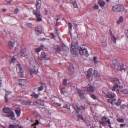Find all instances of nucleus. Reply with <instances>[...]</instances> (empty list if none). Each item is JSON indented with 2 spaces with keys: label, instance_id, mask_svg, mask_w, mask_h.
<instances>
[{
  "label": "nucleus",
  "instance_id": "nucleus-1",
  "mask_svg": "<svg viewBox=\"0 0 128 128\" xmlns=\"http://www.w3.org/2000/svg\"><path fill=\"white\" fill-rule=\"evenodd\" d=\"M117 60L114 59L110 62V66L112 69L115 70H119L120 65L117 63Z\"/></svg>",
  "mask_w": 128,
  "mask_h": 128
},
{
  "label": "nucleus",
  "instance_id": "nucleus-2",
  "mask_svg": "<svg viewBox=\"0 0 128 128\" xmlns=\"http://www.w3.org/2000/svg\"><path fill=\"white\" fill-rule=\"evenodd\" d=\"M113 10L116 12L122 11L124 10V7L122 5H116L113 7Z\"/></svg>",
  "mask_w": 128,
  "mask_h": 128
},
{
  "label": "nucleus",
  "instance_id": "nucleus-3",
  "mask_svg": "<svg viewBox=\"0 0 128 128\" xmlns=\"http://www.w3.org/2000/svg\"><path fill=\"white\" fill-rule=\"evenodd\" d=\"M79 51L80 54L82 56L83 55L87 57L89 56L87 49L86 48H83L80 47H79Z\"/></svg>",
  "mask_w": 128,
  "mask_h": 128
},
{
  "label": "nucleus",
  "instance_id": "nucleus-4",
  "mask_svg": "<svg viewBox=\"0 0 128 128\" xmlns=\"http://www.w3.org/2000/svg\"><path fill=\"white\" fill-rule=\"evenodd\" d=\"M38 10L36 9V10H33L32 12L34 14V15L37 18L36 21L38 22H40L42 20V16L41 15L40 12L38 11Z\"/></svg>",
  "mask_w": 128,
  "mask_h": 128
},
{
  "label": "nucleus",
  "instance_id": "nucleus-5",
  "mask_svg": "<svg viewBox=\"0 0 128 128\" xmlns=\"http://www.w3.org/2000/svg\"><path fill=\"white\" fill-rule=\"evenodd\" d=\"M16 70L20 76L22 78L24 77V71L22 68L21 65L18 64L16 65Z\"/></svg>",
  "mask_w": 128,
  "mask_h": 128
},
{
  "label": "nucleus",
  "instance_id": "nucleus-6",
  "mask_svg": "<svg viewBox=\"0 0 128 128\" xmlns=\"http://www.w3.org/2000/svg\"><path fill=\"white\" fill-rule=\"evenodd\" d=\"M29 54L25 49H23L21 52L18 54V56L20 57H22L28 56Z\"/></svg>",
  "mask_w": 128,
  "mask_h": 128
},
{
  "label": "nucleus",
  "instance_id": "nucleus-7",
  "mask_svg": "<svg viewBox=\"0 0 128 128\" xmlns=\"http://www.w3.org/2000/svg\"><path fill=\"white\" fill-rule=\"evenodd\" d=\"M5 116L6 117L10 118L11 120H15L16 119L14 116V112L11 111L8 113L7 114L5 115Z\"/></svg>",
  "mask_w": 128,
  "mask_h": 128
},
{
  "label": "nucleus",
  "instance_id": "nucleus-8",
  "mask_svg": "<svg viewBox=\"0 0 128 128\" xmlns=\"http://www.w3.org/2000/svg\"><path fill=\"white\" fill-rule=\"evenodd\" d=\"M78 92L80 98L81 99H83L85 98V96L84 95L86 94L84 90L79 89L78 90Z\"/></svg>",
  "mask_w": 128,
  "mask_h": 128
},
{
  "label": "nucleus",
  "instance_id": "nucleus-9",
  "mask_svg": "<svg viewBox=\"0 0 128 128\" xmlns=\"http://www.w3.org/2000/svg\"><path fill=\"white\" fill-rule=\"evenodd\" d=\"M74 71V68L72 65H70L67 71V73L70 75H72Z\"/></svg>",
  "mask_w": 128,
  "mask_h": 128
},
{
  "label": "nucleus",
  "instance_id": "nucleus-10",
  "mask_svg": "<svg viewBox=\"0 0 128 128\" xmlns=\"http://www.w3.org/2000/svg\"><path fill=\"white\" fill-rule=\"evenodd\" d=\"M109 79L112 82H114L117 84L120 83L119 80L116 78H110Z\"/></svg>",
  "mask_w": 128,
  "mask_h": 128
},
{
  "label": "nucleus",
  "instance_id": "nucleus-11",
  "mask_svg": "<svg viewBox=\"0 0 128 128\" xmlns=\"http://www.w3.org/2000/svg\"><path fill=\"white\" fill-rule=\"evenodd\" d=\"M42 4L41 0H38L36 1V9L38 10L40 9L41 6Z\"/></svg>",
  "mask_w": 128,
  "mask_h": 128
},
{
  "label": "nucleus",
  "instance_id": "nucleus-12",
  "mask_svg": "<svg viewBox=\"0 0 128 128\" xmlns=\"http://www.w3.org/2000/svg\"><path fill=\"white\" fill-rule=\"evenodd\" d=\"M70 50L71 52L74 54H76L77 52H76V49L75 48V47L72 44L70 48Z\"/></svg>",
  "mask_w": 128,
  "mask_h": 128
},
{
  "label": "nucleus",
  "instance_id": "nucleus-13",
  "mask_svg": "<svg viewBox=\"0 0 128 128\" xmlns=\"http://www.w3.org/2000/svg\"><path fill=\"white\" fill-rule=\"evenodd\" d=\"M98 4L102 8L106 4L105 2L103 0H98Z\"/></svg>",
  "mask_w": 128,
  "mask_h": 128
},
{
  "label": "nucleus",
  "instance_id": "nucleus-14",
  "mask_svg": "<svg viewBox=\"0 0 128 128\" xmlns=\"http://www.w3.org/2000/svg\"><path fill=\"white\" fill-rule=\"evenodd\" d=\"M35 30L36 32L40 34H41L43 30V28L41 27H35Z\"/></svg>",
  "mask_w": 128,
  "mask_h": 128
},
{
  "label": "nucleus",
  "instance_id": "nucleus-15",
  "mask_svg": "<svg viewBox=\"0 0 128 128\" xmlns=\"http://www.w3.org/2000/svg\"><path fill=\"white\" fill-rule=\"evenodd\" d=\"M44 46L43 44H41L38 47L35 49V52H40L41 50H42Z\"/></svg>",
  "mask_w": 128,
  "mask_h": 128
},
{
  "label": "nucleus",
  "instance_id": "nucleus-16",
  "mask_svg": "<svg viewBox=\"0 0 128 128\" xmlns=\"http://www.w3.org/2000/svg\"><path fill=\"white\" fill-rule=\"evenodd\" d=\"M15 112L17 116H20L21 112V110L20 107H18L16 108Z\"/></svg>",
  "mask_w": 128,
  "mask_h": 128
},
{
  "label": "nucleus",
  "instance_id": "nucleus-17",
  "mask_svg": "<svg viewBox=\"0 0 128 128\" xmlns=\"http://www.w3.org/2000/svg\"><path fill=\"white\" fill-rule=\"evenodd\" d=\"M38 68H37L36 69H35L34 68L30 69V74L32 75L33 73H37L38 72Z\"/></svg>",
  "mask_w": 128,
  "mask_h": 128
},
{
  "label": "nucleus",
  "instance_id": "nucleus-18",
  "mask_svg": "<svg viewBox=\"0 0 128 128\" xmlns=\"http://www.w3.org/2000/svg\"><path fill=\"white\" fill-rule=\"evenodd\" d=\"M19 84L20 85L24 86L26 84V81L24 80L20 79L19 80Z\"/></svg>",
  "mask_w": 128,
  "mask_h": 128
},
{
  "label": "nucleus",
  "instance_id": "nucleus-19",
  "mask_svg": "<svg viewBox=\"0 0 128 128\" xmlns=\"http://www.w3.org/2000/svg\"><path fill=\"white\" fill-rule=\"evenodd\" d=\"M2 110L4 112L7 114L11 112V110L8 108H4Z\"/></svg>",
  "mask_w": 128,
  "mask_h": 128
},
{
  "label": "nucleus",
  "instance_id": "nucleus-20",
  "mask_svg": "<svg viewBox=\"0 0 128 128\" xmlns=\"http://www.w3.org/2000/svg\"><path fill=\"white\" fill-rule=\"evenodd\" d=\"M102 92L105 94L106 95V96L109 93L108 90L107 88L105 87L102 88Z\"/></svg>",
  "mask_w": 128,
  "mask_h": 128
},
{
  "label": "nucleus",
  "instance_id": "nucleus-21",
  "mask_svg": "<svg viewBox=\"0 0 128 128\" xmlns=\"http://www.w3.org/2000/svg\"><path fill=\"white\" fill-rule=\"evenodd\" d=\"M14 43L13 42L12 40H10L8 44L9 47L10 48H12L14 46Z\"/></svg>",
  "mask_w": 128,
  "mask_h": 128
},
{
  "label": "nucleus",
  "instance_id": "nucleus-22",
  "mask_svg": "<svg viewBox=\"0 0 128 128\" xmlns=\"http://www.w3.org/2000/svg\"><path fill=\"white\" fill-rule=\"evenodd\" d=\"M102 120L105 121L106 122H107L108 124H110V120L105 116L102 117Z\"/></svg>",
  "mask_w": 128,
  "mask_h": 128
},
{
  "label": "nucleus",
  "instance_id": "nucleus-23",
  "mask_svg": "<svg viewBox=\"0 0 128 128\" xmlns=\"http://www.w3.org/2000/svg\"><path fill=\"white\" fill-rule=\"evenodd\" d=\"M36 103L39 104L44 106V101L40 100H38L36 101Z\"/></svg>",
  "mask_w": 128,
  "mask_h": 128
},
{
  "label": "nucleus",
  "instance_id": "nucleus-24",
  "mask_svg": "<svg viewBox=\"0 0 128 128\" xmlns=\"http://www.w3.org/2000/svg\"><path fill=\"white\" fill-rule=\"evenodd\" d=\"M87 90L90 92H93L94 91L93 87L91 86H89L87 88Z\"/></svg>",
  "mask_w": 128,
  "mask_h": 128
},
{
  "label": "nucleus",
  "instance_id": "nucleus-25",
  "mask_svg": "<svg viewBox=\"0 0 128 128\" xmlns=\"http://www.w3.org/2000/svg\"><path fill=\"white\" fill-rule=\"evenodd\" d=\"M116 96V95L115 94H110L109 93L107 95V97L108 98H113L114 97Z\"/></svg>",
  "mask_w": 128,
  "mask_h": 128
},
{
  "label": "nucleus",
  "instance_id": "nucleus-26",
  "mask_svg": "<svg viewBox=\"0 0 128 128\" xmlns=\"http://www.w3.org/2000/svg\"><path fill=\"white\" fill-rule=\"evenodd\" d=\"M124 20L123 17L122 16H120L119 18V20L117 21V23L118 24H120Z\"/></svg>",
  "mask_w": 128,
  "mask_h": 128
},
{
  "label": "nucleus",
  "instance_id": "nucleus-27",
  "mask_svg": "<svg viewBox=\"0 0 128 128\" xmlns=\"http://www.w3.org/2000/svg\"><path fill=\"white\" fill-rule=\"evenodd\" d=\"M121 87L120 86H118V84H117L115 85L112 88V90L113 91H115L116 90V88L120 87V88Z\"/></svg>",
  "mask_w": 128,
  "mask_h": 128
},
{
  "label": "nucleus",
  "instance_id": "nucleus-28",
  "mask_svg": "<svg viewBox=\"0 0 128 128\" xmlns=\"http://www.w3.org/2000/svg\"><path fill=\"white\" fill-rule=\"evenodd\" d=\"M111 39L112 40L113 42L115 44H116V38L115 37L114 35L112 36H111Z\"/></svg>",
  "mask_w": 128,
  "mask_h": 128
},
{
  "label": "nucleus",
  "instance_id": "nucleus-29",
  "mask_svg": "<svg viewBox=\"0 0 128 128\" xmlns=\"http://www.w3.org/2000/svg\"><path fill=\"white\" fill-rule=\"evenodd\" d=\"M122 92V93L125 94H127L128 93V90L127 89H123Z\"/></svg>",
  "mask_w": 128,
  "mask_h": 128
},
{
  "label": "nucleus",
  "instance_id": "nucleus-30",
  "mask_svg": "<svg viewBox=\"0 0 128 128\" xmlns=\"http://www.w3.org/2000/svg\"><path fill=\"white\" fill-rule=\"evenodd\" d=\"M76 107L79 110H84L85 109V108L82 106H81L79 107H78V106H77Z\"/></svg>",
  "mask_w": 128,
  "mask_h": 128
},
{
  "label": "nucleus",
  "instance_id": "nucleus-31",
  "mask_svg": "<svg viewBox=\"0 0 128 128\" xmlns=\"http://www.w3.org/2000/svg\"><path fill=\"white\" fill-rule=\"evenodd\" d=\"M41 56L42 58L44 59L46 58V55L45 52H44L43 54H42Z\"/></svg>",
  "mask_w": 128,
  "mask_h": 128
},
{
  "label": "nucleus",
  "instance_id": "nucleus-32",
  "mask_svg": "<svg viewBox=\"0 0 128 128\" xmlns=\"http://www.w3.org/2000/svg\"><path fill=\"white\" fill-rule=\"evenodd\" d=\"M121 102V100L120 99H119L118 100L117 102H116V106H118L120 104Z\"/></svg>",
  "mask_w": 128,
  "mask_h": 128
},
{
  "label": "nucleus",
  "instance_id": "nucleus-33",
  "mask_svg": "<svg viewBox=\"0 0 128 128\" xmlns=\"http://www.w3.org/2000/svg\"><path fill=\"white\" fill-rule=\"evenodd\" d=\"M17 126V125H13L12 124H10L9 126V128H16Z\"/></svg>",
  "mask_w": 128,
  "mask_h": 128
},
{
  "label": "nucleus",
  "instance_id": "nucleus-34",
  "mask_svg": "<svg viewBox=\"0 0 128 128\" xmlns=\"http://www.w3.org/2000/svg\"><path fill=\"white\" fill-rule=\"evenodd\" d=\"M118 122H124V120L123 118H118L117 119Z\"/></svg>",
  "mask_w": 128,
  "mask_h": 128
},
{
  "label": "nucleus",
  "instance_id": "nucleus-35",
  "mask_svg": "<svg viewBox=\"0 0 128 128\" xmlns=\"http://www.w3.org/2000/svg\"><path fill=\"white\" fill-rule=\"evenodd\" d=\"M93 60L95 64H97L98 63V62L97 60V58L96 57L94 56L93 58Z\"/></svg>",
  "mask_w": 128,
  "mask_h": 128
},
{
  "label": "nucleus",
  "instance_id": "nucleus-36",
  "mask_svg": "<svg viewBox=\"0 0 128 128\" xmlns=\"http://www.w3.org/2000/svg\"><path fill=\"white\" fill-rule=\"evenodd\" d=\"M44 88L43 86L42 85L40 87H38V92L44 89Z\"/></svg>",
  "mask_w": 128,
  "mask_h": 128
},
{
  "label": "nucleus",
  "instance_id": "nucleus-37",
  "mask_svg": "<svg viewBox=\"0 0 128 128\" xmlns=\"http://www.w3.org/2000/svg\"><path fill=\"white\" fill-rule=\"evenodd\" d=\"M92 74L90 73L89 72H87V74L86 76L87 78H88L89 79V80L90 79V78L91 77Z\"/></svg>",
  "mask_w": 128,
  "mask_h": 128
},
{
  "label": "nucleus",
  "instance_id": "nucleus-38",
  "mask_svg": "<svg viewBox=\"0 0 128 128\" xmlns=\"http://www.w3.org/2000/svg\"><path fill=\"white\" fill-rule=\"evenodd\" d=\"M16 59L14 58V56L11 59V61L10 62V64H11L12 63H14L15 62Z\"/></svg>",
  "mask_w": 128,
  "mask_h": 128
},
{
  "label": "nucleus",
  "instance_id": "nucleus-39",
  "mask_svg": "<svg viewBox=\"0 0 128 128\" xmlns=\"http://www.w3.org/2000/svg\"><path fill=\"white\" fill-rule=\"evenodd\" d=\"M98 72L96 70H94V74L96 76H98Z\"/></svg>",
  "mask_w": 128,
  "mask_h": 128
},
{
  "label": "nucleus",
  "instance_id": "nucleus-40",
  "mask_svg": "<svg viewBox=\"0 0 128 128\" xmlns=\"http://www.w3.org/2000/svg\"><path fill=\"white\" fill-rule=\"evenodd\" d=\"M102 45L104 47H106L107 46V44L106 42H101Z\"/></svg>",
  "mask_w": 128,
  "mask_h": 128
},
{
  "label": "nucleus",
  "instance_id": "nucleus-41",
  "mask_svg": "<svg viewBox=\"0 0 128 128\" xmlns=\"http://www.w3.org/2000/svg\"><path fill=\"white\" fill-rule=\"evenodd\" d=\"M67 80L66 79L63 80L62 82V84L64 85H66L67 84Z\"/></svg>",
  "mask_w": 128,
  "mask_h": 128
},
{
  "label": "nucleus",
  "instance_id": "nucleus-42",
  "mask_svg": "<svg viewBox=\"0 0 128 128\" xmlns=\"http://www.w3.org/2000/svg\"><path fill=\"white\" fill-rule=\"evenodd\" d=\"M101 42H106V39L105 37H102L101 40Z\"/></svg>",
  "mask_w": 128,
  "mask_h": 128
},
{
  "label": "nucleus",
  "instance_id": "nucleus-43",
  "mask_svg": "<svg viewBox=\"0 0 128 128\" xmlns=\"http://www.w3.org/2000/svg\"><path fill=\"white\" fill-rule=\"evenodd\" d=\"M63 108H66L68 109H69L70 108V105L68 104H66V106H63L62 107Z\"/></svg>",
  "mask_w": 128,
  "mask_h": 128
},
{
  "label": "nucleus",
  "instance_id": "nucleus-44",
  "mask_svg": "<svg viewBox=\"0 0 128 128\" xmlns=\"http://www.w3.org/2000/svg\"><path fill=\"white\" fill-rule=\"evenodd\" d=\"M8 94H6L5 96V101L6 102H7L8 101Z\"/></svg>",
  "mask_w": 128,
  "mask_h": 128
},
{
  "label": "nucleus",
  "instance_id": "nucleus-45",
  "mask_svg": "<svg viewBox=\"0 0 128 128\" xmlns=\"http://www.w3.org/2000/svg\"><path fill=\"white\" fill-rule=\"evenodd\" d=\"M68 25L70 29L72 30V24L70 22H69L68 23Z\"/></svg>",
  "mask_w": 128,
  "mask_h": 128
},
{
  "label": "nucleus",
  "instance_id": "nucleus-46",
  "mask_svg": "<svg viewBox=\"0 0 128 128\" xmlns=\"http://www.w3.org/2000/svg\"><path fill=\"white\" fill-rule=\"evenodd\" d=\"M91 97L94 100H96L97 99L96 97L94 94L92 95Z\"/></svg>",
  "mask_w": 128,
  "mask_h": 128
},
{
  "label": "nucleus",
  "instance_id": "nucleus-47",
  "mask_svg": "<svg viewBox=\"0 0 128 128\" xmlns=\"http://www.w3.org/2000/svg\"><path fill=\"white\" fill-rule=\"evenodd\" d=\"M100 124L103 126H105L106 125V124L104 121L100 122Z\"/></svg>",
  "mask_w": 128,
  "mask_h": 128
},
{
  "label": "nucleus",
  "instance_id": "nucleus-48",
  "mask_svg": "<svg viewBox=\"0 0 128 128\" xmlns=\"http://www.w3.org/2000/svg\"><path fill=\"white\" fill-rule=\"evenodd\" d=\"M94 8L96 10L98 9L99 8V6L98 5L95 4L94 6Z\"/></svg>",
  "mask_w": 128,
  "mask_h": 128
},
{
  "label": "nucleus",
  "instance_id": "nucleus-49",
  "mask_svg": "<svg viewBox=\"0 0 128 128\" xmlns=\"http://www.w3.org/2000/svg\"><path fill=\"white\" fill-rule=\"evenodd\" d=\"M39 123V122L38 121V120H36V122L33 124H32V126L36 125L38 124Z\"/></svg>",
  "mask_w": 128,
  "mask_h": 128
},
{
  "label": "nucleus",
  "instance_id": "nucleus-50",
  "mask_svg": "<svg viewBox=\"0 0 128 128\" xmlns=\"http://www.w3.org/2000/svg\"><path fill=\"white\" fill-rule=\"evenodd\" d=\"M120 70L122 72H125L126 71V69L124 68H123V67L120 68Z\"/></svg>",
  "mask_w": 128,
  "mask_h": 128
},
{
  "label": "nucleus",
  "instance_id": "nucleus-51",
  "mask_svg": "<svg viewBox=\"0 0 128 128\" xmlns=\"http://www.w3.org/2000/svg\"><path fill=\"white\" fill-rule=\"evenodd\" d=\"M18 8H16V9H15L14 11V12L15 14H17L18 13Z\"/></svg>",
  "mask_w": 128,
  "mask_h": 128
},
{
  "label": "nucleus",
  "instance_id": "nucleus-52",
  "mask_svg": "<svg viewBox=\"0 0 128 128\" xmlns=\"http://www.w3.org/2000/svg\"><path fill=\"white\" fill-rule=\"evenodd\" d=\"M56 51L57 52H60L61 51V49L60 48L58 47L56 49Z\"/></svg>",
  "mask_w": 128,
  "mask_h": 128
},
{
  "label": "nucleus",
  "instance_id": "nucleus-53",
  "mask_svg": "<svg viewBox=\"0 0 128 128\" xmlns=\"http://www.w3.org/2000/svg\"><path fill=\"white\" fill-rule=\"evenodd\" d=\"M31 102V101H27L26 102L25 104L27 105H30V104Z\"/></svg>",
  "mask_w": 128,
  "mask_h": 128
},
{
  "label": "nucleus",
  "instance_id": "nucleus-54",
  "mask_svg": "<svg viewBox=\"0 0 128 128\" xmlns=\"http://www.w3.org/2000/svg\"><path fill=\"white\" fill-rule=\"evenodd\" d=\"M92 68H90L88 70L87 72H89L90 73L92 74Z\"/></svg>",
  "mask_w": 128,
  "mask_h": 128
},
{
  "label": "nucleus",
  "instance_id": "nucleus-55",
  "mask_svg": "<svg viewBox=\"0 0 128 128\" xmlns=\"http://www.w3.org/2000/svg\"><path fill=\"white\" fill-rule=\"evenodd\" d=\"M116 99H114L112 100V104H116Z\"/></svg>",
  "mask_w": 128,
  "mask_h": 128
},
{
  "label": "nucleus",
  "instance_id": "nucleus-56",
  "mask_svg": "<svg viewBox=\"0 0 128 128\" xmlns=\"http://www.w3.org/2000/svg\"><path fill=\"white\" fill-rule=\"evenodd\" d=\"M27 26L31 28L32 26V24L30 23H28L27 24Z\"/></svg>",
  "mask_w": 128,
  "mask_h": 128
},
{
  "label": "nucleus",
  "instance_id": "nucleus-57",
  "mask_svg": "<svg viewBox=\"0 0 128 128\" xmlns=\"http://www.w3.org/2000/svg\"><path fill=\"white\" fill-rule=\"evenodd\" d=\"M47 39L46 38H42L41 39H40L39 40L41 41H44L45 40Z\"/></svg>",
  "mask_w": 128,
  "mask_h": 128
},
{
  "label": "nucleus",
  "instance_id": "nucleus-58",
  "mask_svg": "<svg viewBox=\"0 0 128 128\" xmlns=\"http://www.w3.org/2000/svg\"><path fill=\"white\" fill-rule=\"evenodd\" d=\"M108 102L112 104V100L109 99L108 100Z\"/></svg>",
  "mask_w": 128,
  "mask_h": 128
},
{
  "label": "nucleus",
  "instance_id": "nucleus-59",
  "mask_svg": "<svg viewBox=\"0 0 128 128\" xmlns=\"http://www.w3.org/2000/svg\"><path fill=\"white\" fill-rule=\"evenodd\" d=\"M39 94H35L34 98H38V97Z\"/></svg>",
  "mask_w": 128,
  "mask_h": 128
},
{
  "label": "nucleus",
  "instance_id": "nucleus-60",
  "mask_svg": "<svg viewBox=\"0 0 128 128\" xmlns=\"http://www.w3.org/2000/svg\"><path fill=\"white\" fill-rule=\"evenodd\" d=\"M35 93L34 92L33 94H31V96H32V98H34L35 94Z\"/></svg>",
  "mask_w": 128,
  "mask_h": 128
},
{
  "label": "nucleus",
  "instance_id": "nucleus-61",
  "mask_svg": "<svg viewBox=\"0 0 128 128\" xmlns=\"http://www.w3.org/2000/svg\"><path fill=\"white\" fill-rule=\"evenodd\" d=\"M110 36H112L114 35H113L110 29Z\"/></svg>",
  "mask_w": 128,
  "mask_h": 128
},
{
  "label": "nucleus",
  "instance_id": "nucleus-62",
  "mask_svg": "<svg viewBox=\"0 0 128 128\" xmlns=\"http://www.w3.org/2000/svg\"><path fill=\"white\" fill-rule=\"evenodd\" d=\"M120 126L121 127H123L125 126V124H120Z\"/></svg>",
  "mask_w": 128,
  "mask_h": 128
},
{
  "label": "nucleus",
  "instance_id": "nucleus-63",
  "mask_svg": "<svg viewBox=\"0 0 128 128\" xmlns=\"http://www.w3.org/2000/svg\"><path fill=\"white\" fill-rule=\"evenodd\" d=\"M64 88H62L61 90V92L62 93H64L65 92V91H63L62 90L63 89H64Z\"/></svg>",
  "mask_w": 128,
  "mask_h": 128
},
{
  "label": "nucleus",
  "instance_id": "nucleus-64",
  "mask_svg": "<svg viewBox=\"0 0 128 128\" xmlns=\"http://www.w3.org/2000/svg\"><path fill=\"white\" fill-rule=\"evenodd\" d=\"M73 107V108H74V109L75 110H76V112H77L78 113V112H79V111H78L76 109V108L75 107Z\"/></svg>",
  "mask_w": 128,
  "mask_h": 128
}]
</instances>
